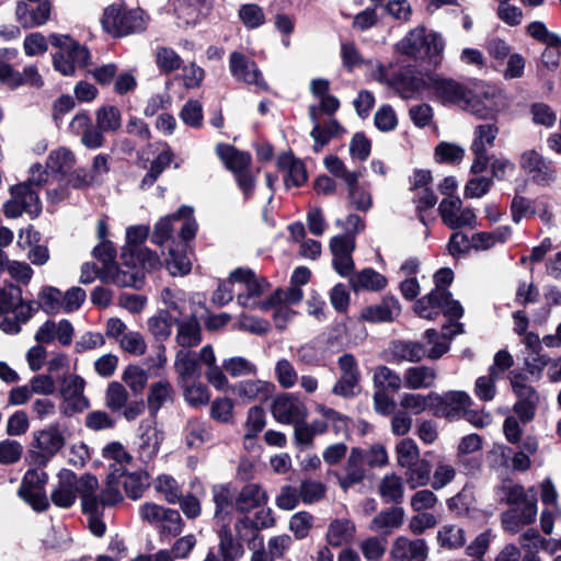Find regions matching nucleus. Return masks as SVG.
I'll return each mask as SVG.
<instances>
[{
    "label": "nucleus",
    "instance_id": "nucleus-18",
    "mask_svg": "<svg viewBox=\"0 0 561 561\" xmlns=\"http://www.w3.org/2000/svg\"><path fill=\"white\" fill-rule=\"evenodd\" d=\"M53 4L50 1L28 3L18 1L15 5V20L23 28H34L45 25L51 15Z\"/></svg>",
    "mask_w": 561,
    "mask_h": 561
},
{
    "label": "nucleus",
    "instance_id": "nucleus-6",
    "mask_svg": "<svg viewBox=\"0 0 561 561\" xmlns=\"http://www.w3.org/2000/svg\"><path fill=\"white\" fill-rule=\"evenodd\" d=\"M396 50L412 59H431L440 56L445 48V41L439 33H426L423 26L411 30L396 44Z\"/></svg>",
    "mask_w": 561,
    "mask_h": 561
},
{
    "label": "nucleus",
    "instance_id": "nucleus-4",
    "mask_svg": "<svg viewBox=\"0 0 561 561\" xmlns=\"http://www.w3.org/2000/svg\"><path fill=\"white\" fill-rule=\"evenodd\" d=\"M48 41L58 48L53 55V66L61 75L73 76L77 68H83L89 64V50L69 35L53 33Z\"/></svg>",
    "mask_w": 561,
    "mask_h": 561
},
{
    "label": "nucleus",
    "instance_id": "nucleus-23",
    "mask_svg": "<svg viewBox=\"0 0 561 561\" xmlns=\"http://www.w3.org/2000/svg\"><path fill=\"white\" fill-rule=\"evenodd\" d=\"M80 479L67 469H64L58 474V483L51 492V501L59 507H70L76 499L77 493L80 494Z\"/></svg>",
    "mask_w": 561,
    "mask_h": 561
},
{
    "label": "nucleus",
    "instance_id": "nucleus-17",
    "mask_svg": "<svg viewBox=\"0 0 561 561\" xmlns=\"http://www.w3.org/2000/svg\"><path fill=\"white\" fill-rule=\"evenodd\" d=\"M342 376L334 385L332 392L343 398H352L357 394L360 373L354 355L345 353L337 359Z\"/></svg>",
    "mask_w": 561,
    "mask_h": 561
},
{
    "label": "nucleus",
    "instance_id": "nucleus-33",
    "mask_svg": "<svg viewBox=\"0 0 561 561\" xmlns=\"http://www.w3.org/2000/svg\"><path fill=\"white\" fill-rule=\"evenodd\" d=\"M273 389L274 385L270 381L248 379L234 383L231 388V392L243 400L254 401L267 399Z\"/></svg>",
    "mask_w": 561,
    "mask_h": 561
},
{
    "label": "nucleus",
    "instance_id": "nucleus-61",
    "mask_svg": "<svg viewBox=\"0 0 561 561\" xmlns=\"http://www.w3.org/2000/svg\"><path fill=\"white\" fill-rule=\"evenodd\" d=\"M437 541L442 548L457 549L465 545V531L455 525L443 526L437 534Z\"/></svg>",
    "mask_w": 561,
    "mask_h": 561
},
{
    "label": "nucleus",
    "instance_id": "nucleus-15",
    "mask_svg": "<svg viewBox=\"0 0 561 561\" xmlns=\"http://www.w3.org/2000/svg\"><path fill=\"white\" fill-rule=\"evenodd\" d=\"M202 366L207 367L205 377L210 381V345H205L199 353H192L186 350L176 353L174 367L186 383L190 379L202 375Z\"/></svg>",
    "mask_w": 561,
    "mask_h": 561
},
{
    "label": "nucleus",
    "instance_id": "nucleus-26",
    "mask_svg": "<svg viewBox=\"0 0 561 561\" xmlns=\"http://www.w3.org/2000/svg\"><path fill=\"white\" fill-rule=\"evenodd\" d=\"M428 548L424 539L411 540L399 537L392 545L391 557L396 561H425Z\"/></svg>",
    "mask_w": 561,
    "mask_h": 561
},
{
    "label": "nucleus",
    "instance_id": "nucleus-27",
    "mask_svg": "<svg viewBox=\"0 0 561 561\" xmlns=\"http://www.w3.org/2000/svg\"><path fill=\"white\" fill-rule=\"evenodd\" d=\"M199 318L202 314L193 310L187 319H174L178 327L175 340L183 348L197 346L202 342Z\"/></svg>",
    "mask_w": 561,
    "mask_h": 561
},
{
    "label": "nucleus",
    "instance_id": "nucleus-45",
    "mask_svg": "<svg viewBox=\"0 0 561 561\" xmlns=\"http://www.w3.org/2000/svg\"><path fill=\"white\" fill-rule=\"evenodd\" d=\"M355 531V524L352 520L346 518L334 519L328 527L327 540L330 546L341 547L353 539Z\"/></svg>",
    "mask_w": 561,
    "mask_h": 561
},
{
    "label": "nucleus",
    "instance_id": "nucleus-62",
    "mask_svg": "<svg viewBox=\"0 0 561 561\" xmlns=\"http://www.w3.org/2000/svg\"><path fill=\"white\" fill-rule=\"evenodd\" d=\"M519 543L520 546L526 550V552L529 551H536L538 549H542L546 551L553 552L557 548L556 543H552L551 540H548L543 538L538 530L530 528L526 530L520 537H519Z\"/></svg>",
    "mask_w": 561,
    "mask_h": 561
},
{
    "label": "nucleus",
    "instance_id": "nucleus-37",
    "mask_svg": "<svg viewBox=\"0 0 561 561\" xmlns=\"http://www.w3.org/2000/svg\"><path fill=\"white\" fill-rule=\"evenodd\" d=\"M140 431L138 453L142 460H150L158 454L163 434L150 424H141Z\"/></svg>",
    "mask_w": 561,
    "mask_h": 561
},
{
    "label": "nucleus",
    "instance_id": "nucleus-49",
    "mask_svg": "<svg viewBox=\"0 0 561 561\" xmlns=\"http://www.w3.org/2000/svg\"><path fill=\"white\" fill-rule=\"evenodd\" d=\"M116 478H123L122 484L127 496L131 500H138L142 496L145 490L149 486V474L144 471H136L117 474Z\"/></svg>",
    "mask_w": 561,
    "mask_h": 561
},
{
    "label": "nucleus",
    "instance_id": "nucleus-14",
    "mask_svg": "<svg viewBox=\"0 0 561 561\" xmlns=\"http://www.w3.org/2000/svg\"><path fill=\"white\" fill-rule=\"evenodd\" d=\"M430 398L432 414L449 421L461 419L465 410L471 404V398L465 391L451 390L443 394L430 392Z\"/></svg>",
    "mask_w": 561,
    "mask_h": 561
},
{
    "label": "nucleus",
    "instance_id": "nucleus-51",
    "mask_svg": "<svg viewBox=\"0 0 561 561\" xmlns=\"http://www.w3.org/2000/svg\"><path fill=\"white\" fill-rule=\"evenodd\" d=\"M499 135V127L495 121L479 124L473 130V140L470 149L488 151L493 147L494 141Z\"/></svg>",
    "mask_w": 561,
    "mask_h": 561
},
{
    "label": "nucleus",
    "instance_id": "nucleus-54",
    "mask_svg": "<svg viewBox=\"0 0 561 561\" xmlns=\"http://www.w3.org/2000/svg\"><path fill=\"white\" fill-rule=\"evenodd\" d=\"M221 368L232 378L250 377L257 375L254 363L242 356H232L222 360Z\"/></svg>",
    "mask_w": 561,
    "mask_h": 561
},
{
    "label": "nucleus",
    "instance_id": "nucleus-10",
    "mask_svg": "<svg viewBox=\"0 0 561 561\" xmlns=\"http://www.w3.org/2000/svg\"><path fill=\"white\" fill-rule=\"evenodd\" d=\"M431 76L432 75L423 73L413 66H407L400 69L390 79L380 76L379 81L387 83L403 100H411L430 89Z\"/></svg>",
    "mask_w": 561,
    "mask_h": 561
},
{
    "label": "nucleus",
    "instance_id": "nucleus-28",
    "mask_svg": "<svg viewBox=\"0 0 561 561\" xmlns=\"http://www.w3.org/2000/svg\"><path fill=\"white\" fill-rule=\"evenodd\" d=\"M537 515L536 502H525L522 507H513L502 513L501 522L506 531L516 534L519 529L535 522Z\"/></svg>",
    "mask_w": 561,
    "mask_h": 561
},
{
    "label": "nucleus",
    "instance_id": "nucleus-12",
    "mask_svg": "<svg viewBox=\"0 0 561 561\" xmlns=\"http://www.w3.org/2000/svg\"><path fill=\"white\" fill-rule=\"evenodd\" d=\"M15 55L16 51L14 49H0V82L12 90L22 85H30L36 89L42 88L44 80L36 66H27L20 72L14 70L8 62Z\"/></svg>",
    "mask_w": 561,
    "mask_h": 561
},
{
    "label": "nucleus",
    "instance_id": "nucleus-31",
    "mask_svg": "<svg viewBox=\"0 0 561 561\" xmlns=\"http://www.w3.org/2000/svg\"><path fill=\"white\" fill-rule=\"evenodd\" d=\"M218 557L213 553V561H237L244 554V548L228 525L218 530Z\"/></svg>",
    "mask_w": 561,
    "mask_h": 561
},
{
    "label": "nucleus",
    "instance_id": "nucleus-25",
    "mask_svg": "<svg viewBox=\"0 0 561 561\" xmlns=\"http://www.w3.org/2000/svg\"><path fill=\"white\" fill-rule=\"evenodd\" d=\"M69 130L77 136H81V142L88 149L101 148L105 140L99 129H95V126L92 125L91 118L85 112H80L72 117Z\"/></svg>",
    "mask_w": 561,
    "mask_h": 561
},
{
    "label": "nucleus",
    "instance_id": "nucleus-44",
    "mask_svg": "<svg viewBox=\"0 0 561 561\" xmlns=\"http://www.w3.org/2000/svg\"><path fill=\"white\" fill-rule=\"evenodd\" d=\"M364 463L360 448H352L347 460L346 474L339 479L342 489L347 490L363 481L365 477Z\"/></svg>",
    "mask_w": 561,
    "mask_h": 561
},
{
    "label": "nucleus",
    "instance_id": "nucleus-36",
    "mask_svg": "<svg viewBox=\"0 0 561 561\" xmlns=\"http://www.w3.org/2000/svg\"><path fill=\"white\" fill-rule=\"evenodd\" d=\"M461 108L480 119L489 122L495 121L497 113L496 104L492 98L488 94H484V96L474 94L471 90L469 91V98L465 100Z\"/></svg>",
    "mask_w": 561,
    "mask_h": 561
},
{
    "label": "nucleus",
    "instance_id": "nucleus-64",
    "mask_svg": "<svg viewBox=\"0 0 561 561\" xmlns=\"http://www.w3.org/2000/svg\"><path fill=\"white\" fill-rule=\"evenodd\" d=\"M148 329L159 341H165L172 332L171 314L169 311H160L157 316L149 318Z\"/></svg>",
    "mask_w": 561,
    "mask_h": 561
},
{
    "label": "nucleus",
    "instance_id": "nucleus-20",
    "mask_svg": "<svg viewBox=\"0 0 561 561\" xmlns=\"http://www.w3.org/2000/svg\"><path fill=\"white\" fill-rule=\"evenodd\" d=\"M73 335L75 328L69 320H47L38 328L34 339L39 344H50L58 341L60 345L69 346L72 343Z\"/></svg>",
    "mask_w": 561,
    "mask_h": 561
},
{
    "label": "nucleus",
    "instance_id": "nucleus-41",
    "mask_svg": "<svg viewBox=\"0 0 561 561\" xmlns=\"http://www.w3.org/2000/svg\"><path fill=\"white\" fill-rule=\"evenodd\" d=\"M237 491L231 484L213 488V501L216 505L215 517H230L236 510Z\"/></svg>",
    "mask_w": 561,
    "mask_h": 561
},
{
    "label": "nucleus",
    "instance_id": "nucleus-2",
    "mask_svg": "<svg viewBox=\"0 0 561 561\" xmlns=\"http://www.w3.org/2000/svg\"><path fill=\"white\" fill-rule=\"evenodd\" d=\"M216 154L225 168L233 175L244 201H249L253 196L260 173V169L254 170L252 165L251 154L226 144H218L216 146Z\"/></svg>",
    "mask_w": 561,
    "mask_h": 561
},
{
    "label": "nucleus",
    "instance_id": "nucleus-13",
    "mask_svg": "<svg viewBox=\"0 0 561 561\" xmlns=\"http://www.w3.org/2000/svg\"><path fill=\"white\" fill-rule=\"evenodd\" d=\"M85 380L76 374L65 375L60 380L59 393L62 399L61 412L69 416L89 408L84 396Z\"/></svg>",
    "mask_w": 561,
    "mask_h": 561
},
{
    "label": "nucleus",
    "instance_id": "nucleus-11",
    "mask_svg": "<svg viewBox=\"0 0 561 561\" xmlns=\"http://www.w3.org/2000/svg\"><path fill=\"white\" fill-rule=\"evenodd\" d=\"M231 276L243 287V290L237 294L238 304L247 309L260 310L263 301L261 297L270 288V283L264 277H257L254 271L248 267L233 270Z\"/></svg>",
    "mask_w": 561,
    "mask_h": 561
},
{
    "label": "nucleus",
    "instance_id": "nucleus-21",
    "mask_svg": "<svg viewBox=\"0 0 561 561\" xmlns=\"http://www.w3.org/2000/svg\"><path fill=\"white\" fill-rule=\"evenodd\" d=\"M230 70L236 80L267 90V84L257 65L245 55L233 51L230 55Z\"/></svg>",
    "mask_w": 561,
    "mask_h": 561
},
{
    "label": "nucleus",
    "instance_id": "nucleus-42",
    "mask_svg": "<svg viewBox=\"0 0 561 561\" xmlns=\"http://www.w3.org/2000/svg\"><path fill=\"white\" fill-rule=\"evenodd\" d=\"M95 129L104 136L105 133H115L122 127V113L115 105L105 104L95 111Z\"/></svg>",
    "mask_w": 561,
    "mask_h": 561
},
{
    "label": "nucleus",
    "instance_id": "nucleus-46",
    "mask_svg": "<svg viewBox=\"0 0 561 561\" xmlns=\"http://www.w3.org/2000/svg\"><path fill=\"white\" fill-rule=\"evenodd\" d=\"M12 196H15L26 214L32 218L42 213V204L38 193L32 188V184L21 183L11 190Z\"/></svg>",
    "mask_w": 561,
    "mask_h": 561
},
{
    "label": "nucleus",
    "instance_id": "nucleus-34",
    "mask_svg": "<svg viewBox=\"0 0 561 561\" xmlns=\"http://www.w3.org/2000/svg\"><path fill=\"white\" fill-rule=\"evenodd\" d=\"M101 280L118 287H137L141 283V276L135 267L123 268L116 264H110L102 267Z\"/></svg>",
    "mask_w": 561,
    "mask_h": 561
},
{
    "label": "nucleus",
    "instance_id": "nucleus-22",
    "mask_svg": "<svg viewBox=\"0 0 561 561\" xmlns=\"http://www.w3.org/2000/svg\"><path fill=\"white\" fill-rule=\"evenodd\" d=\"M401 313V304L393 295H386L379 304L366 306L360 317L367 322H393Z\"/></svg>",
    "mask_w": 561,
    "mask_h": 561
},
{
    "label": "nucleus",
    "instance_id": "nucleus-7",
    "mask_svg": "<svg viewBox=\"0 0 561 561\" xmlns=\"http://www.w3.org/2000/svg\"><path fill=\"white\" fill-rule=\"evenodd\" d=\"M147 18L142 10H127L122 3L108 5L102 16L103 28L115 37L126 36L146 28Z\"/></svg>",
    "mask_w": 561,
    "mask_h": 561
},
{
    "label": "nucleus",
    "instance_id": "nucleus-57",
    "mask_svg": "<svg viewBox=\"0 0 561 561\" xmlns=\"http://www.w3.org/2000/svg\"><path fill=\"white\" fill-rule=\"evenodd\" d=\"M373 381L380 391H397L402 386V378L391 368L380 365L374 370Z\"/></svg>",
    "mask_w": 561,
    "mask_h": 561
},
{
    "label": "nucleus",
    "instance_id": "nucleus-35",
    "mask_svg": "<svg viewBox=\"0 0 561 561\" xmlns=\"http://www.w3.org/2000/svg\"><path fill=\"white\" fill-rule=\"evenodd\" d=\"M277 167L286 171L285 185L287 188L299 187L307 181V171L304 163L291 153H282L277 158Z\"/></svg>",
    "mask_w": 561,
    "mask_h": 561
},
{
    "label": "nucleus",
    "instance_id": "nucleus-53",
    "mask_svg": "<svg viewBox=\"0 0 561 561\" xmlns=\"http://www.w3.org/2000/svg\"><path fill=\"white\" fill-rule=\"evenodd\" d=\"M528 378L525 374L511 371L510 381L517 401L536 403L539 402V394L535 388L527 382Z\"/></svg>",
    "mask_w": 561,
    "mask_h": 561
},
{
    "label": "nucleus",
    "instance_id": "nucleus-63",
    "mask_svg": "<svg viewBox=\"0 0 561 561\" xmlns=\"http://www.w3.org/2000/svg\"><path fill=\"white\" fill-rule=\"evenodd\" d=\"M183 526L184 523L180 513L176 510L167 507L157 528L162 536L175 537L182 533Z\"/></svg>",
    "mask_w": 561,
    "mask_h": 561
},
{
    "label": "nucleus",
    "instance_id": "nucleus-50",
    "mask_svg": "<svg viewBox=\"0 0 561 561\" xmlns=\"http://www.w3.org/2000/svg\"><path fill=\"white\" fill-rule=\"evenodd\" d=\"M405 469V482L410 489L426 486L431 482L432 465L428 460L420 459Z\"/></svg>",
    "mask_w": 561,
    "mask_h": 561
},
{
    "label": "nucleus",
    "instance_id": "nucleus-60",
    "mask_svg": "<svg viewBox=\"0 0 561 561\" xmlns=\"http://www.w3.org/2000/svg\"><path fill=\"white\" fill-rule=\"evenodd\" d=\"M298 490L300 500L307 505L319 503L327 494L325 484L311 479L302 480Z\"/></svg>",
    "mask_w": 561,
    "mask_h": 561
},
{
    "label": "nucleus",
    "instance_id": "nucleus-5",
    "mask_svg": "<svg viewBox=\"0 0 561 561\" xmlns=\"http://www.w3.org/2000/svg\"><path fill=\"white\" fill-rule=\"evenodd\" d=\"M117 478L108 476L107 485L100 493H98L99 481L94 476L83 474L80 478V496L82 510L88 514H100L106 506H114L123 501L117 483Z\"/></svg>",
    "mask_w": 561,
    "mask_h": 561
},
{
    "label": "nucleus",
    "instance_id": "nucleus-59",
    "mask_svg": "<svg viewBox=\"0 0 561 561\" xmlns=\"http://www.w3.org/2000/svg\"><path fill=\"white\" fill-rule=\"evenodd\" d=\"M238 15L248 30H256L266 22L263 9L256 3L242 4L239 8Z\"/></svg>",
    "mask_w": 561,
    "mask_h": 561
},
{
    "label": "nucleus",
    "instance_id": "nucleus-16",
    "mask_svg": "<svg viewBox=\"0 0 561 561\" xmlns=\"http://www.w3.org/2000/svg\"><path fill=\"white\" fill-rule=\"evenodd\" d=\"M519 167L538 185H548L554 180L552 162L535 149L526 150L520 154Z\"/></svg>",
    "mask_w": 561,
    "mask_h": 561
},
{
    "label": "nucleus",
    "instance_id": "nucleus-19",
    "mask_svg": "<svg viewBox=\"0 0 561 561\" xmlns=\"http://www.w3.org/2000/svg\"><path fill=\"white\" fill-rule=\"evenodd\" d=\"M430 89L444 105L456 104L460 107L465 100L469 98L470 91L462 83L450 78L439 77L438 75L431 76Z\"/></svg>",
    "mask_w": 561,
    "mask_h": 561
},
{
    "label": "nucleus",
    "instance_id": "nucleus-58",
    "mask_svg": "<svg viewBox=\"0 0 561 561\" xmlns=\"http://www.w3.org/2000/svg\"><path fill=\"white\" fill-rule=\"evenodd\" d=\"M154 490L163 495V499L170 503L175 504L182 497V489L178 481L169 474H160L153 482Z\"/></svg>",
    "mask_w": 561,
    "mask_h": 561
},
{
    "label": "nucleus",
    "instance_id": "nucleus-38",
    "mask_svg": "<svg viewBox=\"0 0 561 561\" xmlns=\"http://www.w3.org/2000/svg\"><path fill=\"white\" fill-rule=\"evenodd\" d=\"M437 377L433 367L421 365L412 366L405 369L403 375L404 386L411 390L431 388Z\"/></svg>",
    "mask_w": 561,
    "mask_h": 561
},
{
    "label": "nucleus",
    "instance_id": "nucleus-55",
    "mask_svg": "<svg viewBox=\"0 0 561 561\" xmlns=\"http://www.w3.org/2000/svg\"><path fill=\"white\" fill-rule=\"evenodd\" d=\"M173 390L168 381H158L151 385L148 394V408L156 414L164 404L172 402Z\"/></svg>",
    "mask_w": 561,
    "mask_h": 561
},
{
    "label": "nucleus",
    "instance_id": "nucleus-24",
    "mask_svg": "<svg viewBox=\"0 0 561 561\" xmlns=\"http://www.w3.org/2000/svg\"><path fill=\"white\" fill-rule=\"evenodd\" d=\"M272 413L278 422L285 424H295L307 415L304 403L291 394L276 398L272 405Z\"/></svg>",
    "mask_w": 561,
    "mask_h": 561
},
{
    "label": "nucleus",
    "instance_id": "nucleus-8",
    "mask_svg": "<svg viewBox=\"0 0 561 561\" xmlns=\"http://www.w3.org/2000/svg\"><path fill=\"white\" fill-rule=\"evenodd\" d=\"M65 444V433L57 423L34 432L27 453L30 463L45 467L64 448Z\"/></svg>",
    "mask_w": 561,
    "mask_h": 561
},
{
    "label": "nucleus",
    "instance_id": "nucleus-43",
    "mask_svg": "<svg viewBox=\"0 0 561 561\" xmlns=\"http://www.w3.org/2000/svg\"><path fill=\"white\" fill-rule=\"evenodd\" d=\"M187 243L167 248L165 265L172 276H182L191 271V261L186 255ZM165 251V249L163 250Z\"/></svg>",
    "mask_w": 561,
    "mask_h": 561
},
{
    "label": "nucleus",
    "instance_id": "nucleus-32",
    "mask_svg": "<svg viewBox=\"0 0 561 561\" xmlns=\"http://www.w3.org/2000/svg\"><path fill=\"white\" fill-rule=\"evenodd\" d=\"M268 501L265 490L257 483L245 484L236 497V510L239 513H248L264 506Z\"/></svg>",
    "mask_w": 561,
    "mask_h": 561
},
{
    "label": "nucleus",
    "instance_id": "nucleus-29",
    "mask_svg": "<svg viewBox=\"0 0 561 561\" xmlns=\"http://www.w3.org/2000/svg\"><path fill=\"white\" fill-rule=\"evenodd\" d=\"M291 545L293 539L289 535L273 536L267 540L266 546L263 542L255 548L254 553H251L250 561H276L285 557Z\"/></svg>",
    "mask_w": 561,
    "mask_h": 561
},
{
    "label": "nucleus",
    "instance_id": "nucleus-39",
    "mask_svg": "<svg viewBox=\"0 0 561 561\" xmlns=\"http://www.w3.org/2000/svg\"><path fill=\"white\" fill-rule=\"evenodd\" d=\"M350 284L354 291H380L387 286L388 280L382 274L368 267L353 275L350 278Z\"/></svg>",
    "mask_w": 561,
    "mask_h": 561
},
{
    "label": "nucleus",
    "instance_id": "nucleus-3",
    "mask_svg": "<svg viewBox=\"0 0 561 561\" xmlns=\"http://www.w3.org/2000/svg\"><path fill=\"white\" fill-rule=\"evenodd\" d=\"M33 301H24L22 289L13 284L0 287V330L7 334H18L22 324L26 323L36 312Z\"/></svg>",
    "mask_w": 561,
    "mask_h": 561
},
{
    "label": "nucleus",
    "instance_id": "nucleus-30",
    "mask_svg": "<svg viewBox=\"0 0 561 561\" xmlns=\"http://www.w3.org/2000/svg\"><path fill=\"white\" fill-rule=\"evenodd\" d=\"M405 512L403 507L394 505L381 510L370 522L369 529L387 537L393 530L399 529L404 522Z\"/></svg>",
    "mask_w": 561,
    "mask_h": 561
},
{
    "label": "nucleus",
    "instance_id": "nucleus-47",
    "mask_svg": "<svg viewBox=\"0 0 561 561\" xmlns=\"http://www.w3.org/2000/svg\"><path fill=\"white\" fill-rule=\"evenodd\" d=\"M102 456L106 460L115 461L114 465L110 466L111 478H116L117 474H123L125 471V466L128 465L133 459L131 455L118 442H112L107 444L102 450Z\"/></svg>",
    "mask_w": 561,
    "mask_h": 561
},
{
    "label": "nucleus",
    "instance_id": "nucleus-48",
    "mask_svg": "<svg viewBox=\"0 0 561 561\" xmlns=\"http://www.w3.org/2000/svg\"><path fill=\"white\" fill-rule=\"evenodd\" d=\"M234 529L241 540H243L251 553H254L255 548L263 543L264 538L261 535L259 527L250 519L249 515H244L237 519Z\"/></svg>",
    "mask_w": 561,
    "mask_h": 561
},
{
    "label": "nucleus",
    "instance_id": "nucleus-52",
    "mask_svg": "<svg viewBox=\"0 0 561 561\" xmlns=\"http://www.w3.org/2000/svg\"><path fill=\"white\" fill-rule=\"evenodd\" d=\"M379 493L385 503L401 504L404 496L402 479L396 474L383 477L379 484Z\"/></svg>",
    "mask_w": 561,
    "mask_h": 561
},
{
    "label": "nucleus",
    "instance_id": "nucleus-9",
    "mask_svg": "<svg viewBox=\"0 0 561 561\" xmlns=\"http://www.w3.org/2000/svg\"><path fill=\"white\" fill-rule=\"evenodd\" d=\"M449 319L458 320L463 316V308L458 300L453 299L449 290H431L427 295L416 300L415 312L425 319L433 320L439 314V310Z\"/></svg>",
    "mask_w": 561,
    "mask_h": 561
},
{
    "label": "nucleus",
    "instance_id": "nucleus-40",
    "mask_svg": "<svg viewBox=\"0 0 561 561\" xmlns=\"http://www.w3.org/2000/svg\"><path fill=\"white\" fill-rule=\"evenodd\" d=\"M391 352L398 360L417 363L426 356V346L420 341L398 340L391 343Z\"/></svg>",
    "mask_w": 561,
    "mask_h": 561
},
{
    "label": "nucleus",
    "instance_id": "nucleus-1",
    "mask_svg": "<svg viewBox=\"0 0 561 561\" xmlns=\"http://www.w3.org/2000/svg\"><path fill=\"white\" fill-rule=\"evenodd\" d=\"M197 231L193 208L181 206L175 213L161 217L153 226L151 242L163 250L172 245L187 243Z\"/></svg>",
    "mask_w": 561,
    "mask_h": 561
},
{
    "label": "nucleus",
    "instance_id": "nucleus-56",
    "mask_svg": "<svg viewBox=\"0 0 561 561\" xmlns=\"http://www.w3.org/2000/svg\"><path fill=\"white\" fill-rule=\"evenodd\" d=\"M76 158L71 150L61 147L51 151L46 161V168L53 173L66 174L75 165Z\"/></svg>",
    "mask_w": 561,
    "mask_h": 561
}]
</instances>
